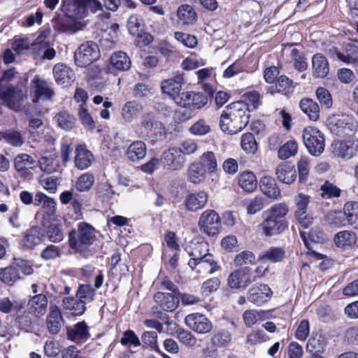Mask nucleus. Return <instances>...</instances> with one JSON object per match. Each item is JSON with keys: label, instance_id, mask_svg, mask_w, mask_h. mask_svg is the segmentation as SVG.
Segmentation results:
<instances>
[{"label": "nucleus", "instance_id": "c03bdc74", "mask_svg": "<svg viewBox=\"0 0 358 358\" xmlns=\"http://www.w3.org/2000/svg\"><path fill=\"white\" fill-rule=\"evenodd\" d=\"M348 224L358 228V202L348 201L343 208Z\"/></svg>", "mask_w": 358, "mask_h": 358}, {"label": "nucleus", "instance_id": "7ed1b4c3", "mask_svg": "<svg viewBox=\"0 0 358 358\" xmlns=\"http://www.w3.org/2000/svg\"><path fill=\"white\" fill-rule=\"evenodd\" d=\"M101 8V3L97 0H63V11L73 20L85 17L89 10L96 13Z\"/></svg>", "mask_w": 358, "mask_h": 358}, {"label": "nucleus", "instance_id": "cd10ccee", "mask_svg": "<svg viewBox=\"0 0 358 358\" xmlns=\"http://www.w3.org/2000/svg\"><path fill=\"white\" fill-rule=\"evenodd\" d=\"M259 187L262 192L270 199H277L280 195V189L275 179L271 176L262 177L259 181Z\"/></svg>", "mask_w": 358, "mask_h": 358}, {"label": "nucleus", "instance_id": "6ab92c4d", "mask_svg": "<svg viewBox=\"0 0 358 358\" xmlns=\"http://www.w3.org/2000/svg\"><path fill=\"white\" fill-rule=\"evenodd\" d=\"M185 250L191 257L189 261H198L211 255L208 254V245L205 241H192L186 245Z\"/></svg>", "mask_w": 358, "mask_h": 358}, {"label": "nucleus", "instance_id": "c9c22d12", "mask_svg": "<svg viewBox=\"0 0 358 358\" xmlns=\"http://www.w3.org/2000/svg\"><path fill=\"white\" fill-rule=\"evenodd\" d=\"M300 108L312 121H317L320 118L319 105L311 99H303L300 101Z\"/></svg>", "mask_w": 358, "mask_h": 358}, {"label": "nucleus", "instance_id": "69168bd1", "mask_svg": "<svg viewBox=\"0 0 358 358\" xmlns=\"http://www.w3.org/2000/svg\"><path fill=\"white\" fill-rule=\"evenodd\" d=\"M266 200L262 196H257L248 201L247 213L249 215H254L261 211L265 206Z\"/></svg>", "mask_w": 358, "mask_h": 358}, {"label": "nucleus", "instance_id": "603ef678", "mask_svg": "<svg viewBox=\"0 0 358 358\" xmlns=\"http://www.w3.org/2000/svg\"><path fill=\"white\" fill-rule=\"evenodd\" d=\"M94 176L90 173H85L80 176L75 182V188L77 191L88 192L94 183Z\"/></svg>", "mask_w": 358, "mask_h": 358}, {"label": "nucleus", "instance_id": "79ce46f5", "mask_svg": "<svg viewBox=\"0 0 358 358\" xmlns=\"http://www.w3.org/2000/svg\"><path fill=\"white\" fill-rule=\"evenodd\" d=\"M110 64L118 71H127L131 67L129 57L122 51L116 52L110 57Z\"/></svg>", "mask_w": 358, "mask_h": 358}, {"label": "nucleus", "instance_id": "ddd939ff", "mask_svg": "<svg viewBox=\"0 0 358 358\" xmlns=\"http://www.w3.org/2000/svg\"><path fill=\"white\" fill-rule=\"evenodd\" d=\"M188 266L192 270L196 269L197 273L202 274H213L220 269L212 255L198 261H189Z\"/></svg>", "mask_w": 358, "mask_h": 358}, {"label": "nucleus", "instance_id": "1a4fd4ad", "mask_svg": "<svg viewBox=\"0 0 358 358\" xmlns=\"http://www.w3.org/2000/svg\"><path fill=\"white\" fill-rule=\"evenodd\" d=\"M256 280L252 277V271L248 267L237 269L228 277V285L232 289H241L248 287L250 283Z\"/></svg>", "mask_w": 358, "mask_h": 358}, {"label": "nucleus", "instance_id": "e2e57ef3", "mask_svg": "<svg viewBox=\"0 0 358 358\" xmlns=\"http://www.w3.org/2000/svg\"><path fill=\"white\" fill-rule=\"evenodd\" d=\"M34 203L35 206L42 205L43 208L48 209L51 213L54 212L56 207L55 200L42 192H38L35 195Z\"/></svg>", "mask_w": 358, "mask_h": 358}, {"label": "nucleus", "instance_id": "58836bf2", "mask_svg": "<svg viewBox=\"0 0 358 358\" xmlns=\"http://www.w3.org/2000/svg\"><path fill=\"white\" fill-rule=\"evenodd\" d=\"M35 160L31 156L26 153L18 154L14 159V168L18 173H26L27 170L31 169Z\"/></svg>", "mask_w": 358, "mask_h": 358}, {"label": "nucleus", "instance_id": "0e129e2a", "mask_svg": "<svg viewBox=\"0 0 358 358\" xmlns=\"http://www.w3.org/2000/svg\"><path fill=\"white\" fill-rule=\"evenodd\" d=\"M291 57L294 62L295 69L299 71H303L308 67L304 55L296 48H293L291 51Z\"/></svg>", "mask_w": 358, "mask_h": 358}, {"label": "nucleus", "instance_id": "b1692460", "mask_svg": "<svg viewBox=\"0 0 358 358\" xmlns=\"http://www.w3.org/2000/svg\"><path fill=\"white\" fill-rule=\"evenodd\" d=\"M94 161L92 153L83 145H78L75 150V166L80 170L89 168Z\"/></svg>", "mask_w": 358, "mask_h": 358}, {"label": "nucleus", "instance_id": "9b49d317", "mask_svg": "<svg viewBox=\"0 0 358 358\" xmlns=\"http://www.w3.org/2000/svg\"><path fill=\"white\" fill-rule=\"evenodd\" d=\"M272 294L273 292L267 285L256 284L248 290V299L257 306H261L267 302Z\"/></svg>", "mask_w": 358, "mask_h": 358}, {"label": "nucleus", "instance_id": "09e8293b", "mask_svg": "<svg viewBox=\"0 0 358 358\" xmlns=\"http://www.w3.org/2000/svg\"><path fill=\"white\" fill-rule=\"evenodd\" d=\"M38 166L41 171L48 173L56 172L59 168V162L54 155L42 156L38 160Z\"/></svg>", "mask_w": 358, "mask_h": 358}, {"label": "nucleus", "instance_id": "6e6552de", "mask_svg": "<svg viewBox=\"0 0 358 358\" xmlns=\"http://www.w3.org/2000/svg\"><path fill=\"white\" fill-rule=\"evenodd\" d=\"M139 128L142 134L149 137L162 136L164 129V124L151 112L142 115Z\"/></svg>", "mask_w": 358, "mask_h": 358}, {"label": "nucleus", "instance_id": "864d4df0", "mask_svg": "<svg viewBox=\"0 0 358 358\" xmlns=\"http://www.w3.org/2000/svg\"><path fill=\"white\" fill-rule=\"evenodd\" d=\"M326 342L321 335L316 334L310 337L306 345V350L310 353L323 352Z\"/></svg>", "mask_w": 358, "mask_h": 358}, {"label": "nucleus", "instance_id": "20e7f679", "mask_svg": "<svg viewBox=\"0 0 358 358\" xmlns=\"http://www.w3.org/2000/svg\"><path fill=\"white\" fill-rule=\"evenodd\" d=\"M328 121L331 132L340 137L351 136L358 128L357 120L349 115H333Z\"/></svg>", "mask_w": 358, "mask_h": 358}, {"label": "nucleus", "instance_id": "774afa93", "mask_svg": "<svg viewBox=\"0 0 358 358\" xmlns=\"http://www.w3.org/2000/svg\"><path fill=\"white\" fill-rule=\"evenodd\" d=\"M321 191L322 197L327 199L338 197L341 195V189L329 181H326L322 185Z\"/></svg>", "mask_w": 358, "mask_h": 358}, {"label": "nucleus", "instance_id": "de8ad7c7", "mask_svg": "<svg viewBox=\"0 0 358 358\" xmlns=\"http://www.w3.org/2000/svg\"><path fill=\"white\" fill-rule=\"evenodd\" d=\"M208 173H215L218 169L217 161L214 152L207 151L202 154L198 162Z\"/></svg>", "mask_w": 358, "mask_h": 358}, {"label": "nucleus", "instance_id": "f3484780", "mask_svg": "<svg viewBox=\"0 0 358 358\" xmlns=\"http://www.w3.org/2000/svg\"><path fill=\"white\" fill-rule=\"evenodd\" d=\"M155 302L164 311H173L179 304V299L173 294L158 292L153 296Z\"/></svg>", "mask_w": 358, "mask_h": 358}, {"label": "nucleus", "instance_id": "37998d69", "mask_svg": "<svg viewBox=\"0 0 358 358\" xmlns=\"http://www.w3.org/2000/svg\"><path fill=\"white\" fill-rule=\"evenodd\" d=\"M21 91H17L14 87H8L4 91L0 92V99L5 101L10 108L17 111L20 108V103L13 101L20 96L18 94Z\"/></svg>", "mask_w": 358, "mask_h": 358}, {"label": "nucleus", "instance_id": "f257e3e1", "mask_svg": "<svg viewBox=\"0 0 358 358\" xmlns=\"http://www.w3.org/2000/svg\"><path fill=\"white\" fill-rule=\"evenodd\" d=\"M249 118L248 105L243 101L234 102L227 106L222 112L220 118V127L225 133L236 134L247 126Z\"/></svg>", "mask_w": 358, "mask_h": 358}, {"label": "nucleus", "instance_id": "a18cd8bd", "mask_svg": "<svg viewBox=\"0 0 358 358\" xmlns=\"http://www.w3.org/2000/svg\"><path fill=\"white\" fill-rule=\"evenodd\" d=\"M162 90L164 93L174 99L180 92L182 88V78L168 79L162 82Z\"/></svg>", "mask_w": 358, "mask_h": 358}, {"label": "nucleus", "instance_id": "393cba45", "mask_svg": "<svg viewBox=\"0 0 358 358\" xmlns=\"http://www.w3.org/2000/svg\"><path fill=\"white\" fill-rule=\"evenodd\" d=\"M278 179L285 184L294 182L296 178V171L294 166L289 162H282L275 169Z\"/></svg>", "mask_w": 358, "mask_h": 358}, {"label": "nucleus", "instance_id": "4468645a", "mask_svg": "<svg viewBox=\"0 0 358 358\" xmlns=\"http://www.w3.org/2000/svg\"><path fill=\"white\" fill-rule=\"evenodd\" d=\"M208 199V195L204 190L188 194L184 201L186 209L196 212L205 207Z\"/></svg>", "mask_w": 358, "mask_h": 358}, {"label": "nucleus", "instance_id": "2f4dec72", "mask_svg": "<svg viewBox=\"0 0 358 358\" xmlns=\"http://www.w3.org/2000/svg\"><path fill=\"white\" fill-rule=\"evenodd\" d=\"M143 110V106L136 101H127L121 110L122 118L127 122H131Z\"/></svg>", "mask_w": 358, "mask_h": 358}, {"label": "nucleus", "instance_id": "473e14b6", "mask_svg": "<svg viewBox=\"0 0 358 358\" xmlns=\"http://www.w3.org/2000/svg\"><path fill=\"white\" fill-rule=\"evenodd\" d=\"M285 257V250L278 247H271L262 252L258 257V260L262 262H270L277 263L282 262Z\"/></svg>", "mask_w": 358, "mask_h": 358}, {"label": "nucleus", "instance_id": "a878e982", "mask_svg": "<svg viewBox=\"0 0 358 358\" xmlns=\"http://www.w3.org/2000/svg\"><path fill=\"white\" fill-rule=\"evenodd\" d=\"M53 76L59 85L69 84L73 81L75 78L73 70L64 64H57L54 66Z\"/></svg>", "mask_w": 358, "mask_h": 358}, {"label": "nucleus", "instance_id": "a211bd4d", "mask_svg": "<svg viewBox=\"0 0 358 358\" xmlns=\"http://www.w3.org/2000/svg\"><path fill=\"white\" fill-rule=\"evenodd\" d=\"M259 227L264 235L271 236L282 232L287 226L283 220H277L268 215Z\"/></svg>", "mask_w": 358, "mask_h": 358}, {"label": "nucleus", "instance_id": "3c124183", "mask_svg": "<svg viewBox=\"0 0 358 358\" xmlns=\"http://www.w3.org/2000/svg\"><path fill=\"white\" fill-rule=\"evenodd\" d=\"M177 15L183 24H188L195 21L196 14L191 6L186 4L178 8Z\"/></svg>", "mask_w": 358, "mask_h": 358}, {"label": "nucleus", "instance_id": "72a5a7b5", "mask_svg": "<svg viewBox=\"0 0 358 358\" xmlns=\"http://www.w3.org/2000/svg\"><path fill=\"white\" fill-rule=\"evenodd\" d=\"M357 242V236L353 231H341L334 236V243L337 247L346 248L353 246Z\"/></svg>", "mask_w": 358, "mask_h": 358}, {"label": "nucleus", "instance_id": "5fc2aeb1", "mask_svg": "<svg viewBox=\"0 0 358 358\" xmlns=\"http://www.w3.org/2000/svg\"><path fill=\"white\" fill-rule=\"evenodd\" d=\"M2 138L8 144L14 147H20L24 140L21 133L17 130L8 129L2 134Z\"/></svg>", "mask_w": 358, "mask_h": 358}, {"label": "nucleus", "instance_id": "bb28decb", "mask_svg": "<svg viewBox=\"0 0 358 358\" xmlns=\"http://www.w3.org/2000/svg\"><path fill=\"white\" fill-rule=\"evenodd\" d=\"M67 336L70 340L77 343L85 341L90 337L88 326L84 321L79 322L67 329Z\"/></svg>", "mask_w": 358, "mask_h": 358}, {"label": "nucleus", "instance_id": "ea45409f", "mask_svg": "<svg viewBox=\"0 0 358 358\" xmlns=\"http://www.w3.org/2000/svg\"><path fill=\"white\" fill-rule=\"evenodd\" d=\"M62 306L64 309L72 311L76 315H81L85 310V301L73 297H64Z\"/></svg>", "mask_w": 358, "mask_h": 358}, {"label": "nucleus", "instance_id": "c85d7f7f", "mask_svg": "<svg viewBox=\"0 0 358 358\" xmlns=\"http://www.w3.org/2000/svg\"><path fill=\"white\" fill-rule=\"evenodd\" d=\"M146 151L145 143L142 141H136L127 148L126 156L129 160L137 162L145 157Z\"/></svg>", "mask_w": 358, "mask_h": 358}, {"label": "nucleus", "instance_id": "680f3d73", "mask_svg": "<svg viewBox=\"0 0 358 358\" xmlns=\"http://www.w3.org/2000/svg\"><path fill=\"white\" fill-rule=\"evenodd\" d=\"M288 212V206L285 203H279L271 206L266 211V213L277 220H282V218L284 217Z\"/></svg>", "mask_w": 358, "mask_h": 358}, {"label": "nucleus", "instance_id": "bf43d9fd", "mask_svg": "<svg viewBox=\"0 0 358 358\" xmlns=\"http://www.w3.org/2000/svg\"><path fill=\"white\" fill-rule=\"evenodd\" d=\"M0 279L6 284L13 285L20 279L18 271L13 266L0 269Z\"/></svg>", "mask_w": 358, "mask_h": 358}, {"label": "nucleus", "instance_id": "6e6d98bb", "mask_svg": "<svg viewBox=\"0 0 358 358\" xmlns=\"http://www.w3.org/2000/svg\"><path fill=\"white\" fill-rule=\"evenodd\" d=\"M341 62L345 64H354L358 62V46L350 43L345 47V53L339 54Z\"/></svg>", "mask_w": 358, "mask_h": 358}, {"label": "nucleus", "instance_id": "dca6fc26", "mask_svg": "<svg viewBox=\"0 0 358 358\" xmlns=\"http://www.w3.org/2000/svg\"><path fill=\"white\" fill-rule=\"evenodd\" d=\"M162 159L165 166L176 170L180 169L184 164L181 150L178 148H170L164 152Z\"/></svg>", "mask_w": 358, "mask_h": 358}, {"label": "nucleus", "instance_id": "c756f323", "mask_svg": "<svg viewBox=\"0 0 358 358\" xmlns=\"http://www.w3.org/2000/svg\"><path fill=\"white\" fill-rule=\"evenodd\" d=\"M313 75L317 78L326 77L329 71L327 59L320 53L313 55L312 58Z\"/></svg>", "mask_w": 358, "mask_h": 358}, {"label": "nucleus", "instance_id": "9d476101", "mask_svg": "<svg viewBox=\"0 0 358 358\" xmlns=\"http://www.w3.org/2000/svg\"><path fill=\"white\" fill-rule=\"evenodd\" d=\"M185 324L193 331L199 334H206L213 329V323L204 315L192 313L185 318Z\"/></svg>", "mask_w": 358, "mask_h": 358}, {"label": "nucleus", "instance_id": "8fccbe9b", "mask_svg": "<svg viewBox=\"0 0 358 358\" xmlns=\"http://www.w3.org/2000/svg\"><path fill=\"white\" fill-rule=\"evenodd\" d=\"M300 236L305 246L309 250L312 249L310 242L318 243L324 240V233L319 228L311 229L308 234V238L305 231H300Z\"/></svg>", "mask_w": 358, "mask_h": 358}, {"label": "nucleus", "instance_id": "7c9ffc66", "mask_svg": "<svg viewBox=\"0 0 358 358\" xmlns=\"http://www.w3.org/2000/svg\"><path fill=\"white\" fill-rule=\"evenodd\" d=\"M207 171L198 162L192 163L187 169V180L189 182L198 185L203 182L206 178Z\"/></svg>", "mask_w": 358, "mask_h": 358}, {"label": "nucleus", "instance_id": "4d7b16f0", "mask_svg": "<svg viewBox=\"0 0 358 358\" xmlns=\"http://www.w3.org/2000/svg\"><path fill=\"white\" fill-rule=\"evenodd\" d=\"M241 146L248 154H255L258 148L255 136L251 133H246L242 136Z\"/></svg>", "mask_w": 358, "mask_h": 358}, {"label": "nucleus", "instance_id": "423d86ee", "mask_svg": "<svg viewBox=\"0 0 358 358\" xmlns=\"http://www.w3.org/2000/svg\"><path fill=\"white\" fill-rule=\"evenodd\" d=\"M99 55L98 45L92 41H87L80 45L75 52V62L78 66L86 67L98 59Z\"/></svg>", "mask_w": 358, "mask_h": 358}, {"label": "nucleus", "instance_id": "f704fd0d", "mask_svg": "<svg viewBox=\"0 0 358 358\" xmlns=\"http://www.w3.org/2000/svg\"><path fill=\"white\" fill-rule=\"evenodd\" d=\"M232 339V334L227 329H221L215 331L210 338V343L215 348H226Z\"/></svg>", "mask_w": 358, "mask_h": 358}, {"label": "nucleus", "instance_id": "aec40b11", "mask_svg": "<svg viewBox=\"0 0 358 358\" xmlns=\"http://www.w3.org/2000/svg\"><path fill=\"white\" fill-rule=\"evenodd\" d=\"M63 323L64 320L59 308L56 305H51L46 319L49 332L52 334H57L60 331Z\"/></svg>", "mask_w": 358, "mask_h": 358}, {"label": "nucleus", "instance_id": "5701e85b", "mask_svg": "<svg viewBox=\"0 0 358 358\" xmlns=\"http://www.w3.org/2000/svg\"><path fill=\"white\" fill-rule=\"evenodd\" d=\"M31 83L34 87V94L36 97L34 101H36L38 99L50 100L55 95L54 90L49 86L46 80L36 76L31 80Z\"/></svg>", "mask_w": 358, "mask_h": 358}, {"label": "nucleus", "instance_id": "4be33fe9", "mask_svg": "<svg viewBox=\"0 0 358 358\" xmlns=\"http://www.w3.org/2000/svg\"><path fill=\"white\" fill-rule=\"evenodd\" d=\"M43 226L45 227V234L50 241L59 243L64 239L63 226L59 221L52 220V222H47L44 217Z\"/></svg>", "mask_w": 358, "mask_h": 358}, {"label": "nucleus", "instance_id": "a19ab883", "mask_svg": "<svg viewBox=\"0 0 358 358\" xmlns=\"http://www.w3.org/2000/svg\"><path fill=\"white\" fill-rule=\"evenodd\" d=\"M239 186L247 192H252L257 187L255 175L251 171H245L238 177Z\"/></svg>", "mask_w": 358, "mask_h": 358}, {"label": "nucleus", "instance_id": "0eeeda50", "mask_svg": "<svg viewBox=\"0 0 358 358\" xmlns=\"http://www.w3.org/2000/svg\"><path fill=\"white\" fill-rule=\"evenodd\" d=\"M198 224L203 233L213 236L219 232L221 222L219 215L214 210H206L201 214Z\"/></svg>", "mask_w": 358, "mask_h": 358}, {"label": "nucleus", "instance_id": "052dcab7", "mask_svg": "<svg viewBox=\"0 0 358 358\" xmlns=\"http://www.w3.org/2000/svg\"><path fill=\"white\" fill-rule=\"evenodd\" d=\"M143 21L138 15H131L127 21V28L134 36H140L143 32Z\"/></svg>", "mask_w": 358, "mask_h": 358}, {"label": "nucleus", "instance_id": "f03ea898", "mask_svg": "<svg viewBox=\"0 0 358 358\" xmlns=\"http://www.w3.org/2000/svg\"><path fill=\"white\" fill-rule=\"evenodd\" d=\"M96 241L95 229L86 222H80L78 230L69 232L70 246L83 257L89 255V247Z\"/></svg>", "mask_w": 358, "mask_h": 358}, {"label": "nucleus", "instance_id": "4c0bfd02", "mask_svg": "<svg viewBox=\"0 0 358 358\" xmlns=\"http://www.w3.org/2000/svg\"><path fill=\"white\" fill-rule=\"evenodd\" d=\"M324 221L331 227L338 228L348 225L346 216L343 211H329L324 217Z\"/></svg>", "mask_w": 358, "mask_h": 358}, {"label": "nucleus", "instance_id": "f8f14e48", "mask_svg": "<svg viewBox=\"0 0 358 358\" xmlns=\"http://www.w3.org/2000/svg\"><path fill=\"white\" fill-rule=\"evenodd\" d=\"M335 155L343 159H351L358 150V139L336 141L331 144Z\"/></svg>", "mask_w": 358, "mask_h": 358}, {"label": "nucleus", "instance_id": "49530a36", "mask_svg": "<svg viewBox=\"0 0 358 358\" xmlns=\"http://www.w3.org/2000/svg\"><path fill=\"white\" fill-rule=\"evenodd\" d=\"M55 119L58 126L66 131L71 130L76 122L75 117L66 110L58 113L55 115Z\"/></svg>", "mask_w": 358, "mask_h": 358}, {"label": "nucleus", "instance_id": "39448f33", "mask_svg": "<svg viewBox=\"0 0 358 358\" xmlns=\"http://www.w3.org/2000/svg\"><path fill=\"white\" fill-rule=\"evenodd\" d=\"M303 139L311 155L318 156L324 152V136L318 129L313 127H306L303 131Z\"/></svg>", "mask_w": 358, "mask_h": 358}, {"label": "nucleus", "instance_id": "338daca9", "mask_svg": "<svg viewBox=\"0 0 358 358\" xmlns=\"http://www.w3.org/2000/svg\"><path fill=\"white\" fill-rule=\"evenodd\" d=\"M175 38L187 48H193L197 45V39L194 36L184 32H175Z\"/></svg>", "mask_w": 358, "mask_h": 358}, {"label": "nucleus", "instance_id": "13d9d810", "mask_svg": "<svg viewBox=\"0 0 358 358\" xmlns=\"http://www.w3.org/2000/svg\"><path fill=\"white\" fill-rule=\"evenodd\" d=\"M297 143L294 140H290L279 148L278 157L281 159H286L294 156L297 153Z\"/></svg>", "mask_w": 358, "mask_h": 358}, {"label": "nucleus", "instance_id": "2eb2a0df", "mask_svg": "<svg viewBox=\"0 0 358 358\" xmlns=\"http://www.w3.org/2000/svg\"><path fill=\"white\" fill-rule=\"evenodd\" d=\"M48 308V298L45 294H39L32 296L27 303V309L31 315L36 317L43 316Z\"/></svg>", "mask_w": 358, "mask_h": 358}, {"label": "nucleus", "instance_id": "e433bc0d", "mask_svg": "<svg viewBox=\"0 0 358 358\" xmlns=\"http://www.w3.org/2000/svg\"><path fill=\"white\" fill-rule=\"evenodd\" d=\"M268 313L264 310H248L243 314V319L246 327H251L259 322L268 318Z\"/></svg>", "mask_w": 358, "mask_h": 358}, {"label": "nucleus", "instance_id": "412c9836", "mask_svg": "<svg viewBox=\"0 0 358 358\" xmlns=\"http://www.w3.org/2000/svg\"><path fill=\"white\" fill-rule=\"evenodd\" d=\"M45 239V234L41 228L33 227L28 229L22 239V246L27 249H31L40 244Z\"/></svg>", "mask_w": 358, "mask_h": 358}]
</instances>
